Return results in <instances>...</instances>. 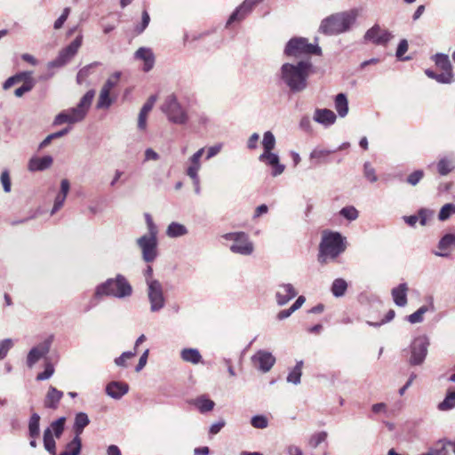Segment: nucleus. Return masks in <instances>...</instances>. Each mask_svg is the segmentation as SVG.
<instances>
[{"label": "nucleus", "mask_w": 455, "mask_h": 455, "mask_svg": "<svg viewBox=\"0 0 455 455\" xmlns=\"http://www.w3.org/2000/svg\"><path fill=\"white\" fill-rule=\"evenodd\" d=\"M452 248H455V234H446L438 243L439 251L434 253L435 256L447 258L450 256Z\"/></svg>", "instance_id": "obj_19"}, {"label": "nucleus", "mask_w": 455, "mask_h": 455, "mask_svg": "<svg viewBox=\"0 0 455 455\" xmlns=\"http://www.w3.org/2000/svg\"><path fill=\"white\" fill-rule=\"evenodd\" d=\"M455 213V204H444L439 212L438 218L440 220H448L451 215Z\"/></svg>", "instance_id": "obj_50"}, {"label": "nucleus", "mask_w": 455, "mask_h": 455, "mask_svg": "<svg viewBox=\"0 0 455 455\" xmlns=\"http://www.w3.org/2000/svg\"><path fill=\"white\" fill-rule=\"evenodd\" d=\"M314 120L323 125L329 126L335 123V113L328 108H317L314 113Z\"/></svg>", "instance_id": "obj_24"}, {"label": "nucleus", "mask_w": 455, "mask_h": 455, "mask_svg": "<svg viewBox=\"0 0 455 455\" xmlns=\"http://www.w3.org/2000/svg\"><path fill=\"white\" fill-rule=\"evenodd\" d=\"M165 234L169 238H179L187 235L188 229L185 225L173 221L168 225Z\"/></svg>", "instance_id": "obj_29"}, {"label": "nucleus", "mask_w": 455, "mask_h": 455, "mask_svg": "<svg viewBox=\"0 0 455 455\" xmlns=\"http://www.w3.org/2000/svg\"><path fill=\"white\" fill-rule=\"evenodd\" d=\"M180 357L184 362L197 364L202 361V355L196 348H184L180 352Z\"/></svg>", "instance_id": "obj_34"}, {"label": "nucleus", "mask_w": 455, "mask_h": 455, "mask_svg": "<svg viewBox=\"0 0 455 455\" xmlns=\"http://www.w3.org/2000/svg\"><path fill=\"white\" fill-rule=\"evenodd\" d=\"M392 38L393 35L389 31L382 29L378 24L369 28L364 35L366 42H371L377 45H386Z\"/></svg>", "instance_id": "obj_15"}, {"label": "nucleus", "mask_w": 455, "mask_h": 455, "mask_svg": "<svg viewBox=\"0 0 455 455\" xmlns=\"http://www.w3.org/2000/svg\"><path fill=\"white\" fill-rule=\"evenodd\" d=\"M432 60L443 71L452 72V65L447 54L436 53L432 57Z\"/></svg>", "instance_id": "obj_39"}, {"label": "nucleus", "mask_w": 455, "mask_h": 455, "mask_svg": "<svg viewBox=\"0 0 455 455\" xmlns=\"http://www.w3.org/2000/svg\"><path fill=\"white\" fill-rule=\"evenodd\" d=\"M407 50H408L407 40H405V39L401 40L397 46V50H396V53H395L396 57L399 60H403V55L407 52ZM408 59H409L408 57L404 58V60H408Z\"/></svg>", "instance_id": "obj_60"}, {"label": "nucleus", "mask_w": 455, "mask_h": 455, "mask_svg": "<svg viewBox=\"0 0 455 455\" xmlns=\"http://www.w3.org/2000/svg\"><path fill=\"white\" fill-rule=\"evenodd\" d=\"M13 347V341L12 339H4L0 340V360L4 359L10 349Z\"/></svg>", "instance_id": "obj_53"}, {"label": "nucleus", "mask_w": 455, "mask_h": 455, "mask_svg": "<svg viewBox=\"0 0 455 455\" xmlns=\"http://www.w3.org/2000/svg\"><path fill=\"white\" fill-rule=\"evenodd\" d=\"M136 244L140 250L143 261L146 263H152L158 257L157 235L145 234L136 240Z\"/></svg>", "instance_id": "obj_9"}, {"label": "nucleus", "mask_w": 455, "mask_h": 455, "mask_svg": "<svg viewBox=\"0 0 455 455\" xmlns=\"http://www.w3.org/2000/svg\"><path fill=\"white\" fill-rule=\"evenodd\" d=\"M40 416L33 413L28 421V435L32 439H36L40 435Z\"/></svg>", "instance_id": "obj_37"}, {"label": "nucleus", "mask_w": 455, "mask_h": 455, "mask_svg": "<svg viewBox=\"0 0 455 455\" xmlns=\"http://www.w3.org/2000/svg\"><path fill=\"white\" fill-rule=\"evenodd\" d=\"M275 138L272 132L267 131L264 132L263 134V140H262V147H263V153H268L273 151V149L275 147Z\"/></svg>", "instance_id": "obj_43"}, {"label": "nucleus", "mask_w": 455, "mask_h": 455, "mask_svg": "<svg viewBox=\"0 0 455 455\" xmlns=\"http://www.w3.org/2000/svg\"><path fill=\"white\" fill-rule=\"evenodd\" d=\"M148 354H149V349H146L143 352V354L140 355L139 363H138V364L135 367V371L137 372L140 371L145 367V365L147 364Z\"/></svg>", "instance_id": "obj_64"}, {"label": "nucleus", "mask_w": 455, "mask_h": 455, "mask_svg": "<svg viewBox=\"0 0 455 455\" xmlns=\"http://www.w3.org/2000/svg\"><path fill=\"white\" fill-rule=\"evenodd\" d=\"M222 237L227 241L232 242L229 249L233 253L249 256L251 255L254 251L253 243L244 232L227 233L223 235Z\"/></svg>", "instance_id": "obj_8"}, {"label": "nucleus", "mask_w": 455, "mask_h": 455, "mask_svg": "<svg viewBox=\"0 0 455 455\" xmlns=\"http://www.w3.org/2000/svg\"><path fill=\"white\" fill-rule=\"evenodd\" d=\"M424 172L421 170H417L411 173L407 178V182L411 186H416L423 178Z\"/></svg>", "instance_id": "obj_57"}, {"label": "nucleus", "mask_w": 455, "mask_h": 455, "mask_svg": "<svg viewBox=\"0 0 455 455\" xmlns=\"http://www.w3.org/2000/svg\"><path fill=\"white\" fill-rule=\"evenodd\" d=\"M161 110L167 119L175 124H186L188 121V116L186 109L179 102L175 94L172 93L164 99Z\"/></svg>", "instance_id": "obj_7"}, {"label": "nucleus", "mask_w": 455, "mask_h": 455, "mask_svg": "<svg viewBox=\"0 0 455 455\" xmlns=\"http://www.w3.org/2000/svg\"><path fill=\"white\" fill-rule=\"evenodd\" d=\"M201 413H206L213 410L215 403L206 395H200L191 402Z\"/></svg>", "instance_id": "obj_31"}, {"label": "nucleus", "mask_w": 455, "mask_h": 455, "mask_svg": "<svg viewBox=\"0 0 455 455\" xmlns=\"http://www.w3.org/2000/svg\"><path fill=\"white\" fill-rule=\"evenodd\" d=\"M129 391L128 384L120 381H111L106 386V393L113 399L119 400Z\"/></svg>", "instance_id": "obj_20"}, {"label": "nucleus", "mask_w": 455, "mask_h": 455, "mask_svg": "<svg viewBox=\"0 0 455 455\" xmlns=\"http://www.w3.org/2000/svg\"><path fill=\"white\" fill-rule=\"evenodd\" d=\"M435 81L440 84H450L454 81V75L450 71H443L441 74H436Z\"/></svg>", "instance_id": "obj_55"}, {"label": "nucleus", "mask_w": 455, "mask_h": 455, "mask_svg": "<svg viewBox=\"0 0 455 455\" xmlns=\"http://www.w3.org/2000/svg\"><path fill=\"white\" fill-rule=\"evenodd\" d=\"M339 215L349 221H353L358 218L359 212L354 206H346L339 211Z\"/></svg>", "instance_id": "obj_48"}, {"label": "nucleus", "mask_w": 455, "mask_h": 455, "mask_svg": "<svg viewBox=\"0 0 455 455\" xmlns=\"http://www.w3.org/2000/svg\"><path fill=\"white\" fill-rule=\"evenodd\" d=\"M334 107L340 117H345L348 113V100L345 93H339L334 100Z\"/></svg>", "instance_id": "obj_32"}, {"label": "nucleus", "mask_w": 455, "mask_h": 455, "mask_svg": "<svg viewBox=\"0 0 455 455\" xmlns=\"http://www.w3.org/2000/svg\"><path fill=\"white\" fill-rule=\"evenodd\" d=\"M335 152L322 147H315L309 155V159L313 166H318L328 162L329 156Z\"/></svg>", "instance_id": "obj_25"}, {"label": "nucleus", "mask_w": 455, "mask_h": 455, "mask_svg": "<svg viewBox=\"0 0 455 455\" xmlns=\"http://www.w3.org/2000/svg\"><path fill=\"white\" fill-rule=\"evenodd\" d=\"M303 361H298L286 378L288 383L299 385L301 380Z\"/></svg>", "instance_id": "obj_36"}, {"label": "nucleus", "mask_w": 455, "mask_h": 455, "mask_svg": "<svg viewBox=\"0 0 455 455\" xmlns=\"http://www.w3.org/2000/svg\"><path fill=\"white\" fill-rule=\"evenodd\" d=\"M259 161L272 167L271 175L273 177L279 176L284 172L285 166L280 164L278 155L273 151L259 155Z\"/></svg>", "instance_id": "obj_16"}, {"label": "nucleus", "mask_w": 455, "mask_h": 455, "mask_svg": "<svg viewBox=\"0 0 455 455\" xmlns=\"http://www.w3.org/2000/svg\"><path fill=\"white\" fill-rule=\"evenodd\" d=\"M134 57L137 60H140L144 61L143 70L145 72H148L151 70L155 64V56L152 51L149 48L140 47L139 48L135 53Z\"/></svg>", "instance_id": "obj_22"}, {"label": "nucleus", "mask_w": 455, "mask_h": 455, "mask_svg": "<svg viewBox=\"0 0 455 455\" xmlns=\"http://www.w3.org/2000/svg\"><path fill=\"white\" fill-rule=\"evenodd\" d=\"M147 294L152 313L159 312L165 307L166 299L160 282H150V285L147 286Z\"/></svg>", "instance_id": "obj_12"}, {"label": "nucleus", "mask_w": 455, "mask_h": 455, "mask_svg": "<svg viewBox=\"0 0 455 455\" xmlns=\"http://www.w3.org/2000/svg\"><path fill=\"white\" fill-rule=\"evenodd\" d=\"M70 189V183L68 180L64 179L60 182V190L54 199L53 207L51 211V215L55 214L64 204L67 196Z\"/></svg>", "instance_id": "obj_23"}, {"label": "nucleus", "mask_w": 455, "mask_h": 455, "mask_svg": "<svg viewBox=\"0 0 455 455\" xmlns=\"http://www.w3.org/2000/svg\"><path fill=\"white\" fill-rule=\"evenodd\" d=\"M82 449L81 437L74 436V438L66 444L65 450L60 455H79Z\"/></svg>", "instance_id": "obj_35"}, {"label": "nucleus", "mask_w": 455, "mask_h": 455, "mask_svg": "<svg viewBox=\"0 0 455 455\" xmlns=\"http://www.w3.org/2000/svg\"><path fill=\"white\" fill-rule=\"evenodd\" d=\"M62 397L63 392L51 386L44 401V407L52 410L57 409Z\"/></svg>", "instance_id": "obj_27"}, {"label": "nucleus", "mask_w": 455, "mask_h": 455, "mask_svg": "<svg viewBox=\"0 0 455 455\" xmlns=\"http://www.w3.org/2000/svg\"><path fill=\"white\" fill-rule=\"evenodd\" d=\"M346 250L345 238L339 232H324L319 245L318 261L327 264Z\"/></svg>", "instance_id": "obj_5"}, {"label": "nucleus", "mask_w": 455, "mask_h": 455, "mask_svg": "<svg viewBox=\"0 0 455 455\" xmlns=\"http://www.w3.org/2000/svg\"><path fill=\"white\" fill-rule=\"evenodd\" d=\"M53 159L51 156L43 157H32L28 162V170L30 172H41L51 167Z\"/></svg>", "instance_id": "obj_26"}, {"label": "nucleus", "mask_w": 455, "mask_h": 455, "mask_svg": "<svg viewBox=\"0 0 455 455\" xmlns=\"http://www.w3.org/2000/svg\"><path fill=\"white\" fill-rule=\"evenodd\" d=\"M434 216V212L427 210V209H421L419 211L418 218L419 220L420 225L425 226L427 223V220Z\"/></svg>", "instance_id": "obj_58"}, {"label": "nucleus", "mask_w": 455, "mask_h": 455, "mask_svg": "<svg viewBox=\"0 0 455 455\" xmlns=\"http://www.w3.org/2000/svg\"><path fill=\"white\" fill-rule=\"evenodd\" d=\"M204 150L205 148H202L188 158L186 174L189 178H196V176H199L198 172L202 167L201 158L204 153Z\"/></svg>", "instance_id": "obj_18"}, {"label": "nucleus", "mask_w": 455, "mask_h": 455, "mask_svg": "<svg viewBox=\"0 0 455 455\" xmlns=\"http://www.w3.org/2000/svg\"><path fill=\"white\" fill-rule=\"evenodd\" d=\"M137 351H126L115 359V363L119 367H127V361L134 357Z\"/></svg>", "instance_id": "obj_49"}, {"label": "nucleus", "mask_w": 455, "mask_h": 455, "mask_svg": "<svg viewBox=\"0 0 455 455\" xmlns=\"http://www.w3.org/2000/svg\"><path fill=\"white\" fill-rule=\"evenodd\" d=\"M454 168L455 164L453 160L447 157L440 159L437 164V171L443 176L450 173Z\"/></svg>", "instance_id": "obj_44"}, {"label": "nucleus", "mask_w": 455, "mask_h": 455, "mask_svg": "<svg viewBox=\"0 0 455 455\" xmlns=\"http://www.w3.org/2000/svg\"><path fill=\"white\" fill-rule=\"evenodd\" d=\"M90 424V419L84 412H78L76 414L73 425V432L76 436L80 437L84 429Z\"/></svg>", "instance_id": "obj_30"}, {"label": "nucleus", "mask_w": 455, "mask_h": 455, "mask_svg": "<svg viewBox=\"0 0 455 455\" xmlns=\"http://www.w3.org/2000/svg\"><path fill=\"white\" fill-rule=\"evenodd\" d=\"M120 78V73L116 72L111 77H109L104 85L102 86V89H107L108 92H110L117 84V81Z\"/></svg>", "instance_id": "obj_59"}, {"label": "nucleus", "mask_w": 455, "mask_h": 455, "mask_svg": "<svg viewBox=\"0 0 455 455\" xmlns=\"http://www.w3.org/2000/svg\"><path fill=\"white\" fill-rule=\"evenodd\" d=\"M455 408V390H449L441 403H438L437 409L441 411H447Z\"/></svg>", "instance_id": "obj_40"}, {"label": "nucleus", "mask_w": 455, "mask_h": 455, "mask_svg": "<svg viewBox=\"0 0 455 455\" xmlns=\"http://www.w3.org/2000/svg\"><path fill=\"white\" fill-rule=\"evenodd\" d=\"M83 42V36L78 35L68 46L63 48L58 57L48 63L49 68H60L66 65L77 52Z\"/></svg>", "instance_id": "obj_11"}, {"label": "nucleus", "mask_w": 455, "mask_h": 455, "mask_svg": "<svg viewBox=\"0 0 455 455\" xmlns=\"http://www.w3.org/2000/svg\"><path fill=\"white\" fill-rule=\"evenodd\" d=\"M407 291L408 287L405 283H400L397 287L392 290V297L394 302L398 307H404L407 304Z\"/></svg>", "instance_id": "obj_28"}, {"label": "nucleus", "mask_w": 455, "mask_h": 455, "mask_svg": "<svg viewBox=\"0 0 455 455\" xmlns=\"http://www.w3.org/2000/svg\"><path fill=\"white\" fill-rule=\"evenodd\" d=\"M298 292L291 283H280L276 287L275 299L279 306L286 305L297 296Z\"/></svg>", "instance_id": "obj_17"}, {"label": "nucleus", "mask_w": 455, "mask_h": 455, "mask_svg": "<svg viewBox=\"0 0 455 455\" xmlns=\"http://www.w3.org/2000/svg\"><path fill=\"white\" fill-rule=\"evenodd\" d=\"M251 424L255 428L264 429L268 426V419L263 415H256L251 418Z\"/></svg>", "instance_id": "obj_51"}, {"label": "nucleus", "mask_w": 455, "mask_h": 455, "mask_svg": "<svg viewBox=\"0 0 455 455\" xmlns=\"http://www.w3.org/2000/svg\"><path fill=\"white\" fill-rule=\"evenodd\" d=\"M132 291V286L126 277L118 274L114 278H108L105 282L97 285L95 288L94 297L100 299L103 296H108L116 299H125L131 297Z\"/></svg>", "instance_id": "obj_4"}, {"label": "nucleus", "mask_w": 455, "mask_h": 455, "mask_svg": "<svg viewBox=\"0 0 455 455\" xmlns=\"http://www.w3.org/2000/svg\"><path fill=\"white\" fill-rule=\"evenodd\" d=\"M44 447L50 455H56V442L49 430H44L43 435Z\"/></svg>", "instance_id": "obj_42"}, {"label": "nucleus", "mask_w": 455, "mask_h": 455, "mask_svg": "<svg viewBox=\"0 0 455 455\" xmlns=\"http://www.w3.org/2000/svg\"><path fill=\"white\" fill-rule=\"evenodd\" d=\"M284 54L299 59L311 54L320 55L321 48L317 44L308 43L307 38L294 37L286 44Z\"/></svg>", "instance_id": "obj_6"}, {"label": "nucleus", "mask_w": 455, "mask_h": 455, "mask_svg": "<svg viewBox=\"0 0 455 455\" xmlns=\"http://www.w3.org/2000/svg\"><path fill=\"white\" fill-rule=\"evenodd\" d=\"M65 422L66 418L60 417L58 419L52 421L49 427L45 428L44 430H49L51 434H52L53 437H56L59 439L64 431L65 428Z\"/></svg>", "instance_id": "obj_38"}, {"label": "nucleus", "mask_w": 455, "mask_h": 455, "mask_svg": "<svg viewBox=\"0 0 455 455\" xmlns=\"http://www.w3.org/2000/svg\"><path fill=\"white\" fill-rule=\"evenodd\" d=\"M35 86V81H27L20 87L14 91V95L18 98L22 97L26 92H30Z\"/></svg>", "instance_id": "obj_54"}, {"label": "nucleus", "mask_w": 455, "mask_h": 455, "mask_svg": "<svg viewBox=\"0 0 455 455\" xmlns=\"http://www.w3.org/2000/svg\"><path fill=\"white\" fill-rule=\"evenodd\" d=\"M311 68L309 60H302L296 64L283 63L280 68V78L291 92H300L307 87Z\"/></svg>", "instance_id": "obj_1"}, {"label": "nucleus", "mask_w": 455, "mask_h": 455, "mask_svg": "<svg viewBox=\"0 0 455 455\" xmlns=\"http://www.w3.org/2000/svg\"><path fill=\"white\" fill-rule=\"evenodd\" d=\"M156 100V95H151L142 106L138 116V128L140 131L146 130L148 115L152 110Z\"/></svg>", "instance_id": "obj_21"}, {"label": "nucleus", "mask_w": 455, "mask_h": 455, "mask_svg": "<svg viewBox=\"0 0 455 455\" xmlns=\"http://www.w3.org/2000/svg\"><path fill=\"white\" fill-rule=\"evenodd\" d=\"M112 102L113 100L110 98V92H108L107 89L101 88L97 102V108H108Z\"/></svg>", "instance_id": "obj_46"}, {"label": "nucleus", "mask_w": 455, "mask_h": 455, "mask_svg": "<svg viewBox=\"0 0 455 455\" xmlns=\"http://www.w3.org/2000/svg\"><path fill=\"white\" fill-rule=\"evenodd\" d=\"M54 373V367L51 363H47L45 364L44 371L38 373L36 376V380L42 381L50 379Z\"/></svg>", "instance_id": "obj_56"}, {"label": "nucleus", "mask_w": 455, "mask_h": 455, "mask_svg": "<svg viewBox=\"0 0 455 455\" xmlns=\"http://www.w3.org/2000/svg\"><path fill=\"white\" fill-rule=\"evenodd\" d=\"M328 434L326 431H320L317 433H315L312 435L308 440V445L315 449L318 447L322 443L325 442L327 439Z\"/></svg>", "instance_id": "obj_47"}, {"label": "nucleus", "mask_w": 455, "mask_h": 455, "mask_svg": "<svg viewBox=\"0 0 455 455\" xmlns=\"http://www.w3.org/2000/svg\"><path fill=\"white\" fill-rule=\"evenodd\" d=\"M1 182L4 191L8 193L11 191V180L8 171H4L1 174Z\"/></svg>", "instance_id": "obj_63"}, {"label": "nucleus", "mask_w": 455, "mask_h": 455, "mask_svg": "<svg viewBox=\"0 0 455 455\" xmlns=\"http://www.w3.org/2000/svg\"><path fill=\"white\" fill-rule=\"evenodd\" d=\"M363 174L364 177L370 182H376L378 180V176L376 175L375 169L371 166V164L369 162H366L363 164Z\"/></svg>", "instance_id": "obj_52"}, {"label": "nucleus", "mask_w": 455, "mask_h": 455, "mask_svg": "<svg viewBox=\"0 0 455 455\" xmlns=\"http://www.w3.org/2000/svg\"><path fill=\"white\" fill-rule=\"evenodd\" d=\"M95 92L89 90L80 100L78 104L74 108L62 110L55 116L52 124L55 126L68 124V126L82 122L87 116L92 106Z\"/></svg>", "instance_id": "obj_3"}, {"label": "nucleus", "mask_w": 455, "mask_h": 455, "mask_svg": "<svg viewBox=\"0 0 455 455\" xmlns=\"http://www.w3.org/2000/svg\"><path fill=\"white\" fill-rule=\"evenodd\" d=\"M145 219H146V223H147V227H148V232L147 234L157 235V233H158L157 227L154 223L152 217L148 213H147V214H145Z\"/></svg>", "instance_id": "obj_62"}, {"label": "nucleus", "mask_w": 455, "mask_h": 455, "mask_svg": "<svg viewBox=\"0 0 455 455\" xmlns=\"http://www.w3.org/2000/svg\"><path fill=\"white\" fill-rule=\"evenodd\" d=\"M431 310H434L433 305H431L430 307ZM429 310V307L427 306H421L417 311H415L413 314L407 316V320L411 323H422L424 320V315Z\"/></svg>", "instance_id": "obj_45"}, {"label": "nucleus", "mask_w": 455, "mask_h": 455, "mask_svg": "<svg viewBox=\"0 0 455 455\" xmlns=\"http://www.w3.org/2000/svg\"><path fill=\"white\" fill-rule=\"evenodd\" d=\"M347 289V283L343 278H337L332 282L331 291L334 297H342Z\"/></svg>", "instance_id": "obj_41"}, {"label": "nucleus", "mask_w": 455, "mask_h": 455, "mask_svg": "<svg viewBox=\"0 0 455 455\" xmlns=\"http://www.w3.org/2000/svg\"><path fill=\"white\" fill-rule=\"evenodd\" d=\"M358 14L355 8L331 14L322 20L319 30L327 36L346 33L355 23Z\"/></svg>", "instance_id": "obj_2"}, {"label": "nucleus", "mask_w": 455, "mask_h": 455, "mask_svg": "<svg viewBox=\"0 0 455 455\" xmlns=\"http://www.w3.org/2000/svg\"><path fill=\"white\" fill-rule=\"evenodd\" d=\"M53 339L54 336L52 334L49 335L44 340L29 350L27 355L28 367L32 368L40 359L45 357L50 352Z\"/></svg>", "instance_id": "obj_13"}, {"label": "nucleus", "mask_w": 455, "mask_h": 455, "mask_svg": "<svg viewBox=\"0 0 455 455\" xmlns=\"http://www.w3.org/2000/svg\"><path fill=\"white\" fill-rule=\"evenodd\" d=\"M252 365L259 371L268 372L275 363V357L267 350L257 351L251 358Z\"/></svg>", "instance_id": "obj_14"}, {"label": "nucleus", "mask_w": 455, "mask_h": 455, "mask_svg": "<svg viewBox=\"0 0 455 455\" xmlns=\"http://www.w3.org/2000/svg\"><path fill=\"white\" fill-rule=\"evenodd\" d=\"M450 440L440 439L428 449L427 453L429 455H449L448 447L450 446Z\"/></svg>", "instance_id": "obj_33"}, {"label": "nucleus", "mask_w": 455, "mask_h": 455, "mask_svg": "<svg viewBox=\"0 0 455 455\" xmlns=\"http://www.w3.org/2000/svg\"><path fill=\"white\" fill-rule=\"evenodd\" d=\"M149 21H150V17H149L148 12L147 11H143L142 17H141V24H140V26H138L136 28V31L139 34L142 33L145 30V28L148 26Z\"/></svg>", "instance_id": "obj_61"}, {"label": "nucleus", "mask_w": 455, "mask_h": 455, "mask_svg": "<svg viewBox=\"0 0 455 455\" xmlns=\"http://www.w3.org/2000/svg\"><path fill=\"white\" fill-rule=\"evenodd\" d=\"M428 346L429 340L427 336L416 337L410 346L409 363L412 366L421 365L427 357Z\"/></svg>", "instance_id": "obj_10"}]
</instances>
